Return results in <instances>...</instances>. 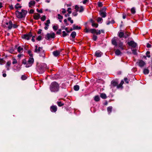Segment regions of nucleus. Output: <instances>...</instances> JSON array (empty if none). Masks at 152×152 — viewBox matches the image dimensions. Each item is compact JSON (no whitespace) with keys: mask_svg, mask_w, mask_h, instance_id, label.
Listing matches in <instances>:
<instances>
[{"mask_svg":"<svg viewBox=\"0 0 152 152\" xmlns=\"http://www.w3.org/2000/svg\"><path fill=\"white\" fill-rule=\"evenodd\" d=\"M59 88L58 84L55 82L52 83L50 86V88L51 92H57L59 90Z\"/></svg>","mask_w":152,"mask_h":152,"instance_id":"obj_1","label":"nucleus"},{"mask_svg":"<svg viewBox=\"0 0 152 152\" xmlns=\"http://www.w3.org/2000/svg\"><path fill=\"white\" fill-rule=\"evenodd\" d=\"M27 13V11L23 10H21V12L17 11H16V15L17 17L19 18L25 17Z\"/></svg>","mask_w":152,"mask_h":152,"instance_id":"obj_2","label":"nucleus"},{"mask_svg":"<svg viewBox=\"0 0 152 152\" xmlns=\"http://www.w3.org/2000/svg\"><path fill=\"white\" fill-rule=\"evenodd\" d=\"M48 68L47 65L45 64H42L38 66V71L39 73H42L44 71L45 69Z\"/></svg>","mask_w":152,"mask_h":152,"instance_id":"obj_3","label":"nucleus"},{"mask_svg":"<svg viewBox=\"0 0 152 152\" xmlns=\"http://www.w3.org/2000/svg\"><path fill=\"white\" fill-rule=\"evenodd\" d=\"M34 61V59L32 58H30L26 63V67H29L31 66Z\"/></svg>","mask_w":152,"mask_h":152,"instance_id":"obj_4","label":"nucleus"},{"mask_svg":"<svg viewBox=\"0 0 152 152\" xmlns=\"http://www.w3.org/2000/svg\"><path fill=\"white\" fill-rule=\"evenodd\" d=\"M55 34L54 33H48L46 35L47 39L49 40L51 38H54L55 37Z\"/></svg>","mask_w":152,"mask_h":152,"instance_id":"obj_5","label":"nucleus"},{"mask_svg":"<svg viewBox=\"0 0 152 152\" xmlns=\"http://www.w3.org/2000/svg\"><path fill=\"white\" fill-rule=\"evenodd\" d=\"M32 36V35L31 33H29L28 34H24L22 36V38L27 40L29 39Z\"/></svg>","mask_w":152,"mask_h":152,"instance_id":"obj_6","label":"nucleus"},{"mask_svg":"<svg viewBox=\"0 0 152 152\" xmlns=\"http://www.w3.org/2000/svg\"><path fill=\"white\" fill-rule=\"evenodd\" d=\"M91 33L92 34H101V32H103L104 31L103 30H96L94 29H91Z\"/></svg>","mask_w":152,"mask_h":152,"instance_id":"obj_7","label":"nucleus"},{"mask_svg":"<svg viewBox=\"0 0 152 152\" xmlns=\"http://www.w3.org/2000/svg\"><path fill=\"white\" fill-rule=\"evenodd\" d=\"M105 8H103L102 10L100 11L99 15L103 18H105L106 16V13L105 11Z\"/></svg>","mask_w":152,"mask_h":152,"instance_id":"obj_8","label":"nucleus"},{"mask_svg":"<svg viewBox=\"0 0 152 152\" xmlns=\"http://www.w3.org/2000/svg\"><path fill=\"white\" fill-rule=\"evenodd\" d=\"M79 8H80V10H79L80 12H81L84 11V8L83 6H81L79 7L77 5L75 6V9L76 12L79 11L78 9Z\"/></svg>","mask_w":152,"mask_h":152,"instance_id":"obj_9","label":"nucleus"},{"mask_svg":"<svg viewBox=\"0 0 152 152\" xmlns=\"http://www.w3.org/2000/svg\"><path fill=\"white\" fill-rule=\"evenodd\" d=\"M5 26L8 28L9 29H11L12 26V22L10 21L9 22L6 23Z\"/></svg>","mask_w":152,"mask_h":152,"instance_id":"obj_10","label":"nucleus"},{"mask_svg":"<svg viewBox=\"0 0 152 152\" xmlns=\"http://www.w3.org/2000/svg\"><path fill=\"white\" fill-rule=\"evenodd\" d=\"M118 38L117 37H114L112 40V44L115 46L118 45V43L117 42L118 41Z\"/></svg>","mask_w":152,"mask_h":152,"instance_id":"obj_11","label":"nucleus"},{"mask_svg":"<svg viewBox=\"0 0 152 152\" xmlns=\"http://www.w3.org/2000/svg\"><path fill=\"white\" fill-rule=\"evenodd\" d=\"M128 45L133 47L135 48L137 46V44L133 41H131L128 43Z\"/></svg>","mask_w":152,"mask_h":152,"instance_id":"obj_12","label":"nucleus"},{"mask_svg":"<svg viewBox=\"0 0 152 152\" xmlns=\"http://www.w3.org/2000/svg\"><path fill=\"white\" fill-rule=\"evenodd\" d=\"M61 50L54 51L53 53V54L55 56H57L59 55L60 53L61 52Z\"/></svg>","mask_w":152,"mask_h":152,"instance_id":"obj_13","label":"nucleus"},{"mask_svg":"<svg viewBox=\"0 0 152 152\" xmlns=\"http://www.w3.org/2000/svg\"><path fill=\"white\" fill-rule=\"evenodd\" d=\"M139 66L140 67H143L145 64V63L142 60L140 61L138 63Z\"/></svg>","mask_w":152,"mask_h":152,"instance_id":"obj_14","label":"nucleus"},{"mask_svg":"<svg viewBox=\"0 0 152 152\" xmlns=\"http://www.w3.org/2000/svg\"><path fill=\"white\" fill-rule=\"evenodd\" d=\"M118 36L121 38L123 37H124L125 38H126L128 37V34L124 36V34L123 32H120L118 33Z\"/></svg>","mask_w":152,"mask_h":152,"instance_id":"obj_15","label":"nucleus"},{"mask_svg":"<svg viewBox=\"0 0 152 152\" xmlns=\"http://www.w3.org/2000/svg\"><path fill=\"white\" fill-rule=\"evenodd\" d=\"M57 110V107L56 106H53L50 107V110L52 112H56Z\"/></svg>","mask_w":152,"mask_h":152,"instance_id":"obj_16","label":"nucleus"},{"mask_svg":"<svg viewBox=\"0 0 152 152\" xmlns=\"http://www.w3.org/2000/svg\"><path fill=\"white\" fill-rule=\"evenodd\" d=\"M35 4V2L34 1H31L28 4L29 7H31L32 6H34Z\"/></svg>","mask_w":152,"mask_h":152,"instance_id":"obj_17","label":"nucleus"},{"mask_svg":"<svg viewBox=\"0 0 152 152\" xmlns=\"http://www.w3.org/2000/svg\"><path fill=\"white\" fill-rule=\"evenodd\" d=\"M35 48V52H36L39 53L40 52L42 51V48L41 47H39L37 49V46H36Z\"/></svg>","mask_w":152,"mask_h":152,"instance_id":"obj_18","label":"nucleus"},{"mask_svg":"<svg viewBox=\"0 0 152 152\" xmlns=\"http://www.w3.org/2000/svg\"><path fill=\"white\" fill-rule=\"evenodd\" d=\"M11 64V62L10 61H8L7 62L6 65V67L7 68V70H9L10 69L9 67Z\"/></svg>","mask_w":152,"mask_h":152,"instance_id":"obj_19","label":"nucleus"},{"mask_svg":"<svg viewBox=\"0 0 152 152\" xmlns=\"http://www.w3.org/2000/svg\"><path fill=\"white\" fill-rule=\"evenodd\" d=\"M102 53L99 51H96L95 53V55L97 57H100L102 55Z\"/></svg>","mask_w":152,"mask_h":152,"instance_id":"obj_20","label":"nucleus"},{"mask_svg":"<svg viewBox=\"0 0 152 152\" xmlns=\"http://www.w3.org/2000/svg\"><path fill=\"white\" fill-rule=\"evenodd\" d=\"M118 86V83L116 82L115 81H112V82L111 83V87L117 86V87Z\"/></svg>","mask_w":152,"mask_h":152,"instance_id":"obj_21","label":"nucleus"},{"mask_svg":"<svg viewBox=\"0 0 152 152\" xmlns=\"http://www.w3.org/2000/svg\"><path fill=\"white\" fill-rule=\"evenodd\" d=\"M12 64H15L17 63V60L14 57H12Z\"/></svg>","mask_w":152,"mask_h":152,"instance_id":"obj_22","label":"nucleus"},{"mask_svg":"<svg viewBox=\"0 0 152 152\" xmlns=\"http://www.w3.org/2000/svg\"><path fill=\"white\" fill-rule=\"evenodd\" d=\"M34 17L35 19L38 20L40 17V15L39 14H37L34 15Z\"/></svg>","mask_w":152,"mask_h":152,"instance_id":"obj_23","label":"nucleus"},{"mask_svg":"<svg viewBox=\"0 0 152 152\" xmlns=\"http://www.w3.org/2000/svg\"><path fill=\"white\" fill-rule=\"evenodd\" d=\"M100 97L103 99H105L107 98V96L105 94L101 93L100 95Z\"/></svg>","mask_w":152,"mask_h":152,"instance_id":"obj_24","label":"nucleus"},{"mask_svg":"<svg viewBox=\"0 0 152 152\" xmlns=\"http://www.w3.org/2000/svg\"><path fill=\"white\" fill-rule=\"evenodd\" d=\"M58 18L59 20V21L60 22H62V20L63 19V17L60 14H58Z\"/></svg>","mask_w":152,"mask_h":152,"instance_id":"obj_25","label":"nucleus"},{"mask_svg":"<svg viewBox=\"0 0 152 152\" xmlns=\"http://www.w3.org/2000/svg\"><path fill=\"white\" fill-rule=\"evenodd\" d=\"M143 72L145 75L148 74L149 73V71L147 69H144Z\"/></svg>","mask_w":152,"mask_h":152,"instance_id":"obj_26","label":"nucleus"},{"mask_svg":"<svg viewBox=\"0 0 152 152\" xmlns=\"http://www.w3.org/2000/svg\"><path fill=\"white\" fill-rule=\"evenodd\" d=\"M115 53L117 55H120L121 53L120 50L118 49L116 50Z\"/></svg>","mask_w":152,"mask_h":152,"instance_id":"obj_27","label":"nucleus"},{"mask_svg":"<svg viewBox=\"0 0 152 152\" xmlns=\"http://www.w3.org/2000/svg\"><path fill=\"white\" fill-rule=\"evenodd\" d=\"M80 28V27H79L77 26H76L75 25H73V29H79Z\"/></svg>","mask_w":152,"mask_h":152,"instance_id":"obj_28","label":"nucleus"},{"mask_svg":"<svg viewBox=\"0 0 152 152\" xmlns=\"http://www.w3.org/2000/svg\"><path fill=\"white\" fill-rule=\"evenodd\" d=\"M94 100L96 102L100 100V98L98 96H96L94 97Z\"/></svg>","mask_w":152,"mask_h":152,"instance_id":"obj_29","label":"nucleus"},{"mask_svg":"<svg viewBox=\"0 0 152 152\" xmlns=\"http://www.w3.org/2000/svg\"><path fill=\"white\" fill-rule=\"evenodd\" d=\"M76 35V33L75 31L72 32L71 34V36L73 38H75Z\"/></svg>","mask_w":152,"mask_h":152,"instance_id":"obj_30","label":"nucleus"},{"mask_svg":"<svg viewBox=\"0 0 152 152\" xmlns=\"http://www.w3.org/2000/svg\"><path fill=\"white\" fill-rule=\"evenodd\" d=\"M112 109V107L111 106H110L108 107L107 108V110L109 113H110Z\"/></svg>","mask_w":152,"mask_h":152,"instance_id":"obj_31","label":"nucleus"},{"mask_svg":"<svg viewBox=\"0 0 152 152\" xmlns=\"http://www.w3.org/2000/svg\"><path fill=\"white\" fill-rule=\"evenodd\" d=\"M15 8L17 9L21 8V6L18 3L15 5Z\"/></svg>","mask_w":152,"mask_h":152,"instance_id":"obj_32","label":"nucleus"},{"mask_svg":"<svg viewBox=\"0 0 152 152\" xmlns=\"http://www.w3.org/2000/svg\"><path fill=\"white\" fill-rule=\"evenodd\" d=\"M18 51L19 53H21L23 50V48L19 46L18 48Z\"/></svg>","mask_w":152,"mask_h":152,"instance_id":"obj_33","label":"nucleus"},{"mask_svg":"<svg viewBox=\"0 0 152 152\" xmlns=\"http://www.w3.org/2000/svg\"><path fill=\"white\" fill-rule=\"evenodd\" d=\"M74 88L75 90L77 91L79 89V86L78 85H75L74 86Z\"/></svg>","mask_w":152,"mask_h":152,"instance_id":"obj_34","label":"nucleus"},{"mask_svg":"<svg viewBox=\"0 0 152 152\" xmlns=\"http://www.w3.org/2000/svg\"><path fill=\"white\" fill-rule=\"evenodd\" d=\"M124 83V81L123 80H122L119 85H118V86H117V88H120L121 87L122 85Z\"/></svg>","mask_w":152,"mask_h":152,"instance_id":"obj_35","label":"nucleus"},{"mask_svg":"<svg viewBox=\"0 0 152 152\" xmlns=\"http://www.w3.org/2000/svg\"><path fill=\"white\" fill-rule=\"evenodd\" d=\"M91 29H89L87 28H86L84 30V31L86 33H88V32H91Z\"/></svg>","mask_w":152,"mask_h":152,"instance_id":"obj_36","label":"nucleus"},{"mask_svg":"<svg viewBox=\"0 0 152 152\" xmlns=\"http://www.w3.org/2000/svg\"><path fill=\"white\" fill-rule=\"evenodd\" d=\"M118 45L119 48L122 49H123V48L122 47L123 44L122 42H120L118 44Z\"/></svg>","mask_w":152,"mask_h":152,"instance_id":"obj_37","label":"nucleus"},{"mask_svg":"<svg viewBox=\"0 0 152 152\" xmlns=\"http://www.w3.org/2000/svg\"><path fill=\"white\" fill-rule=\"evenodd\" d=\"M50 23V20H47L46 21V22L45 23V26H49V24Z\"/></svg>","mask_w":152,"mask_h":152,"instance_id":"obj_38","label":"nucleus"},{"mask_svg":"<svg viewBox=\"0 0 152 152\" xmlns=\"http://www.w3.org/2000/svg\"><path fill=\"white\" fill-rule=\"evenodd\" d=\"M131 13L132 14H134L135 13V9L134 7L132 8L131 10Z\"/></svg>","mask_w":152,"mask_h":152,"instance_id":"obj_39","label":"nucleus"},{"mask_svg":"<svg viewBox=\"0 0 152 152\" xmlns=\"http://www.w3.org/2000/svg\"><path fill=\"white\" fill-rule=\"evenodd\" d=\"M68 35V34H67L65 31H63V34H62L63 37H64L65 36H66Z\"/></svg>","mask_w":152,"mask_h":152,"instance_id":"obj_40","label":"nucleus"},{"mask_svg":"<svg viewBox=\"0 0 152 152\" xmlns=\"http://www.w3.org/2000/svg\"><path fill=\"white\" fill-rule=\"evenodd\" d=\"M58 105L59 106H61L64 105L63 103H62L61 102H57Z\"/></svg>","mask_w":152,"mask_h":152,"instance_id":"obj_41","label":"nucleus"},{"mask_svg":"<svg viewBox=\"0 0 152 152\" xmlns=\"http://www.w3.org/2000/svg\"><path fill=\"white\" fill-rule=\"evenodd\" d=\"M102 20V18L99 17L98 18L97 21L98 22L100 23Z\"/></svg>","mask_w":152,"mask_h":152,"instance_id":"obj_42","label":"nucleus"},{"mask_svg":"<svg viewBox=\"0 0 152 152\" xmlns=\"http://www.w3.org/2000/svg\"><path fill=\"white\" fill-rule=\"evenodd\" d=\"M92 25L93 26L95 27L96 28L98 26V24L94 23H93L92 24Z\"/></svg>","mask_w":152,"mask_h":152,"instance_id":"obj_43","label":"nucleus"},{"mask_svg":"<svg viewBox=\"0 0 152 152\" xmlns=\"http://www.w3.org/2000/svg\"><path fill=\"white\" fill-rule=\"evenodd\" d=\"M97 39V37L96 36L94 35L93 36V40L94 41H96Z\"/></svg>","mask_w":152,"mask_h":152,"instance_id":"obj_44","label":"nucleus"},{"mask_svg":"<svg viewBox=\"0 0 152 152\" xmlns=\"http://www.w3.org/2000/svg\"><path fill=\"white\" fill-rule=\"evenodd\" d=\"M98 5L99 7H102L103 6V4L102 2H98Z\"/></svg>","mask_w":152,"mask_h":152,"instance_id":"obj_45","label":"nucleus"},{"mask_svg":"<svg viewBox=\"0 0 152 152\" xmlns=\"http://www.w3.org/2000/svg\"><path fill=\"white\" fill-rule=\"evenodd\" d=\"M26 78L27 77L25 75H23L21 77V79L23 80H25L26 79Z\"/></svg>","mask_w":152,"mask_h":152,"instance_id":"obj_46","label":"nucleus"},{"mask_svg":"<svg viewBox=\"0 0 152 152\" xmlns=\"http://www.w3.org/2000/svg\"><path fill=\"white\" fill-rule=\"evenodd\" d=\"M45 19H46V17L45 15L43 16L41 18V20L43 21H44L45 20Z\"/></svg>","mask_w":152,"mask_h":152,"instance_id":"obj_47","label":"nucleus"},{"mask_svg":"<svg viewBox=\"0 0 152 152\" xmlns=\"http://www.w3.org/2000/svg\"><path fill=\"white\" fill-rule=\"evenodd\" d=\"M28 54L31 57H32L33 55L31 53V52L30 50L28 51Z\"/></svg>","mask_w":152,"mask_h":152,"instance_id":"obj_48","label":"nucleus"},{"mask_svg":"<svg viewBox=\"0 0 152 152\" xmlns=\"http://www.w3.org/2000/svg\"><path fill=\"white\" fill-rule=\"evenodd\" d=\"M71 8H68L67 10V11L68 12V13L69 14H71L72 13V11H71Z\"/></svg>","mask_w":152,"mask_h":152,"instance_id":"obj_49","label":"nucleus"},{"mask_svg":"<svg viewBox=\"0 0 152 152\" xmlns=\"http://www.w3.org/2000/svg\"><path fill=\"white\" fill-rule=\"evenodd\" d=\"M4 62V60L2 59H0V64L2 65Z\"/></svg>","mask_w":152,"mask_h":152,"instance_id":"obj_50","label":"nucleus"},{"mask_svg":"<svg viewBox=\"0 0 152 152\" xmlns=\"http://www.w3.org/2000/svg\"><path fill=\"white\" fill-rule=\"evenodd\" d=\"M132 53L134 55L136 54L137 53L136 51V50L135 49H132Z\"/></svg>","mask_w":152,"mask_h":152,"instance_id":"obj_51","label":"nucleus"},{"mask_svg":"<svg viewBox=\"0 0 152 152\" xmlns=\"http://www.w3.org/2000/svg\"><path fill=\"white\" fill-rule=\"evenodd\" d=\"M37 40L40 41L42 39V37L40 36H39L37 37Z\"/></svg>","mask_w":152,"mask_h":152,"instance_id":"obj_52","label":"nucleus"},{"mask_svg":"<svg viewBox=\"0 0 152 152\" xmlns=\"http://www.w3.org/2000/svg\"><path fill=\"white\" fill-rule=\"evenodd\" d=\"M53 28L54 30H56L57 29H58V27H57V26H53Z\"/></svg>","mask_w":152,"mask_h":152,"instance_id":"obj_53","label":"nucleus"},{"mask_svg":"<svg viewBox=\"0 0 152 152\" xmlns=\"http://www.w3.org/2000/svg\"><path fill=\"white\" fill-rule=\"evenodd\" d=\"M77 12H73L72 13V14L74 16H76L77 15Z\"/></svg>","mask_w":152,"mask_h":152,"instance_id":"obj_54","label":"nucleus"},{"mask_svg":"<svg viewBox=\"0 0 152 152\" xmlns=\"http://www.w3.org/2000/svg\"><path fill=\"white\" fill-rule=\"evenodd\" d=\"M62 10H63L61 11V12H62V13L64 14V13H66V10L65 9H62Z\"/></svg>","mask_w":152,"mask_h":152,"instance_id":"obj_55","label":"nucleus"},{"mask_svg":"<svg viewBox=\"0 0 152 152\" xmlns=\"http://www.w3.org/2000/svg\"><path fill=\"white\" fill-rule=\"evenodd\" d=\"M9 7L11 10H13L14 9V7L12 5H10L9 6Z\"/></svg>","mask_w":152,"mask_h":152,"instance_id":"obj_56","label":"nucleus"},{"mask_svg":"<svg viewBox=\"0 0 152 152\" xmlns=\"http://www.w3.org/2000/svg\"><path fill=\"white\" fill-rule=\"evenodd\" d=\"M27 62L26 61L25 59H23L22 61V63L25 64H26Z\"/></svg>","mask_w":152,"mask_h":152,"instance_id":"obj_57","label":"nucleus"},{"mask_svg":"<svg viewBox=\"0 0 152 152\" xmlns=\"http://www.w3.org/2000/svg\"><path fill=\"white\" fill-rule=\"evenodd\" d=\"M13 27L14 28H16L18 27V25L16 24H14L13 25H12Z\"/></svg>","mask_w":152,"mask_h":152,"instance_id":"obj_58","label":"nucleus"},{"mask_svg":"<svg viewBox=\"0 0 152 152\" xmlns=\"http://www.w3.org/2000/svg\"><path fill=\"white\" fill-rule=\"evenodd\" d=\"M14 51V50L12 49H10V52L11 53H13Z\"/></svg>","mask_w":152,"mask_h":152,"instance_id":"obj_59","label":"nucleus"},{"mask_svg":"<svg viewBox=\"0 0 152 152\" xmlns=\"http://www.w3.org/2000/svg\"><path fill=\"white\" fill-rule=\"evenodd\" d=\"M88 1V0H83V4H85Z\"/></svg>","mask_w":152,"mask_h":152,"instance_id":"obj_60","label":"nucleus"},{"mask_svg":"<svg viewBox=\"0 0 152 152\" xmlns=\"http://www.w3.org/2000/svg\"><path fill=\"white\" fill-rule=\"evenodd\" d=\"M61 29H59L58 31L57 32V34H61Z\"/></svg>","mask_w":152,"mask_h":152,"instance_id":"obj_61","label":"nucleus"},{"mask_svg":"<svg viewBox=\"0 0 152 152\" xmlns=\"http://www.w3.org/2000/svg\"><path fill=\"white\" fill-rule=\"evenodd\" d=\"M147 47L148 48H151V45L149 43H148L147 44Z\"/></svg>","mask_w":152,"mask_h":152,"instance_id":"obj_62","label":"nucleus"},{"mask_svg":"<svg viewBox=\"0 0 152 152\" xmlns=\"http://www.w3.org/2000/svg\"><path fill=\"white\" fill-rule=\"evenodd\" d=\"M125 81L127 83H129L128 81V79L127 78H125L124 79Z\"/></svg>","mask_w":152,"mask_h":152,"instance_id":"obj_63","label":"nucleus"},{"mask_svg":"<svg viewBox=\"0 0 152 152\" xmlns=\"http://www.w3.org/2000/svg\"><path fill=\"white\" fill-rule=\"evenodd\" d=\"M42 31V30L41 29H39V31L38 32V34H40L41 33V31Z\"/></svg>","mask_w":152,"mask_h":152,"instance_id":"obj_64","label":"nucleus"}]
</instances>
